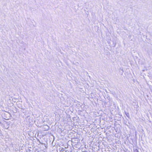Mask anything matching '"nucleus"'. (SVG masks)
Segmentation results:
<instances>
[{
    "mask_svg": "<svg viewBox=\"0 0 152 152\" xmlns=\"http://www.w3.org/2000/svg\"><path fill=\"white\" fill-rule=\"evenodd\" d=\"M147 53L149 56H151L152 55V48L149 49L147 51Z\"/></svg>",
    "mask_w": 152,
    "mask_h": 152,
    "instance_id": "f257e3e1",
    "label": "nucleus"
},
{
    "mask_svg": "<svg viewBox=\"0 0 152 152\" xmlns=\"http://www.w3.org/2000/svg\"><path fill=\"white\" fill-rule=\"evenodd\" d=\"M125 113L126 115V116L128 117V118L129 119L130 118V117L129 115V113L126 112V111L124 112Z\"/></svg>",
    "mask_w": 152,
    "mask_h": 152,
    "instance_id": "f03ea898",
    "label": "nucleus"
},
{
    "mask_svg": "<svg viewBox=\"0 0 152 152\" xmlns=\"http://www.w3.org/2000/svg\"><path fill=\"white\" fill-rule=\"evenodd\" d=\"M134 152H139V151L137 149H136L134 150Z\"/></svg>",
    "mask_w": 152,
    "mask_h": 152,
    "instance_id": "7ed1b4c3",
    "label": "nucleus"
}]
</instances>
